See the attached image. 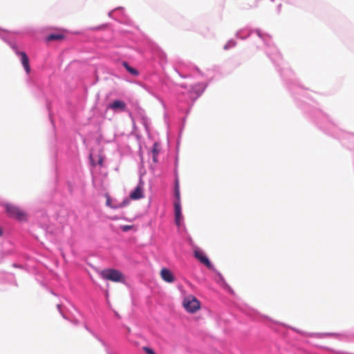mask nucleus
I'll return each mask as SVG.
<instances>
[{
	"instance_id": "39448f33",
	"label": "nucleus",
	"mask_w": 354,
	"mask_h": 354,
	"mask_svg": "<svg viewBox=\"0 0 354 354\" xmlns=\"http://www.w3.org/2000/svg\"><path fill=\"white\" fill-rule=\"evenodd\" d=\"M4 207L6 214L10 218L20 222L27 220L26 213L21 210L19 207L10 203H6Z\"/></svg>"
},
{
	"instance_id": "bb28decb",
	"label": "nucleus",
	"mask_w": 354,
	"mask_h": 354,
	"mask_svg": "<svg viewBox=\"0 0 354 354\" xmlns=\"http://www.w3.org/2000/svg\"><path fill=\"white\" fill-rule=\"evenodd\" d=\"M152 153H153V155H154V154L158 155V153H159V150L156 147V144H154V145L153 147Z\"/></svg>"
},
{
	"instance_id": "412c9836",
	"label": "nucleus",
	"mask_w": 354,
	"mask_h": 354,
	"mask_svg": "<svg viewBox=\"0 0 354 354\" xmlns=\"http://www.w3.org/2000/svg\"><path fill=\"white\" fill-rule=\"evenodd\" d=\"M84 328L91 333L93 335H94L102 344L105 346V343L103 342L102 339H101L100 337H98L93 332L91 331V330L86 326V324H84Z\"/></svg>"
},
{
	"instance_id": "6e6552de",
	"label": "nucleus",
	"mask_w": 354,
	"mask_h": 354,
	"mask_svg": "<svg viewBox=\"0 0 354 354\" xmlns=\"http://www.w3.org/2000/svg\"><path fill=\"white\" fill-rule=\"evenodd\" d=\"M108 109L114 112H124L127 110V104L120 100H115L108 104Z\"/></svg>"
},
{
	"instance_id": "f704fd0d",
	"label": "nucleus",
	"mask_w": 354,
	"mask_h": 354,
	"mask_svg": "<svg viewBox=\"0 0 354 354\" xmlns=\"http://www.w3.org/2000/svg\"><path fill=\"white\" fill-rule=\"evenodd\" d=\"M102 163V160H99V164L101 165Z\"/></svg>"
},
{
	"instance_id": "f8f14e48",
	"label": "nucleus",
	"mask_w": 354,
	"mask_h": 354,
	"mask_svg": "<svg viewBox=\"0 0 354 354\" xmlns=\"http://www.w3.org/2000/svg\"><path fill=\"white\" fill-rule=\"evenodd\" d=\"M57 309L59 312V313L62 315V316L65 319L71 321L72 323H73L75 325H78L80 323V321L78 319L77 317H75V315H73L72 317H69L66 313H65L63 311V309L62 308V306L59 304H57Z\"/></svg>"
},
{
	"instance_id": "0eeeda50",
	"label": "nucleus",
	"mask_w": 354,
	"mask_h": 354,
	"mask_svg": "<svg viewBox=\"0 0 354 354\" xmlns=\"http://www.w3.org/2000/svg\"><path fill=\"white\" fill-rule=\"evenodd\" d=\"M183 306L187 312L192 313H195L200 308L199 301L193 296L185 298L183 301Z\"/></svg>"
},
{
	"instance_id": "c85d7f7f",
	"label": "nucleus",
	"mask_w": 354,
	"mask_h": 354,
	"mask_svg": "<svg viewBox=\"0 0 354 354\" xmlns=\"http://www.w3.org/2000/svg\"><path fill=\"white\" fill-rule=\"evenodd\" d=\"M281 6L282 5L281 3H279L277 7V14H279L281 12Z\"/></svg>"
},
{
	"instance_id": "4be33fe9",
	"label": "nucleus",
	"mask_w": 354,
	"mask_h": 354,
	"mask_svg": "<svg viewBox=\"0 0 354 354\" xmlns=\"http://www.w3.org/2000/svg\"><path fill=\"white\" fill-rule=\"evenodd\" d=\"M128 204H129L128 199H125L121 203H120L119 205H118L117 207H112V208L116 209L118 207H124L127 206Z\"/></svg>"
},
{
	"instance_id": "72a5a7b5",
	"label": "nucleus",
	"mask_w": 354,
	"mask_h": 354,
	"mask_svg": "<svg viewBox=\"0 0 354 354\" xmlns=\"http://www.w3.org/2000/svg\"><path fill=\"white\" fill-rule=\"evenodd\" d=\"M3 234V231H2V229L0 227V237L2 236Z\"/></svg>"
},
{
	"instance_id": "f03ea898",
	"label": "nucleus",
	"mask_w": 354,
	"mask_h": 354,
	"mask_svg": "<svg viewBox=\"0 0 354 354\" xmlns=\"http://www.w3.org/2000/svg\"><path fill=\"white\" fill-rule=\"evenodd\" d=\"M207 84L205 83H197L192 85L186 93H183L178 99V110L185 113L183 118V122H185L186 117L189 115L196 100L203 93Z\"/></svg>"
},
{
	"instance_id": "e433bc0d",
	"label": "nucleus",
	"mask_w": 354,
	"mask_h": 354,
	"mask_svg": "<svg viewBox=\"0 0 354 354\" xmlns=\"http://www.w3.org/2000/svg\"><path fill=\"white\" fill-rule=\"evenodd\" d=\"M273 324H274V325H278V324H279V323H273Z\"/></svg>"
},
{
	"instance_id": "393cba45",
	"label": "nucleus",
	"mask_w": 354,
	"mask_h": 354,
	"mask_svg": "<svg viewBox=\"0 0 354 354\" xmlns=\"http://www.w3.org/2000/svg\"><path fill=\"white\" fill-rule=\"evenodd\" d=\"M175 71L182 77V78H187L189 77L188 75L184 74L181 73L178 68H175Z\"/></svg>"
},
{
	"instance_id": "20e7f679",
	"label": "nucleus",
	"mask_w": 354,
	"mask_h": 354,
	"mask_svg": "<svg viewBox=\"0 0 354 354\" xmlns=\"http://www.w3.org/2000/svg\"><path fill=\"white\" fill-rule=\"evenodd\" d=\"M194 257L199 261L202 264L205 265L209 270L213 271L216 274L218 279H216V282L222 287L225 291L231 295H234V290L225 281L223 276L218 271L214 266L211 263L209 258L206 256L204 252L199 248L196 247L194 250Z\"/></svg>"
},
{
	"instance_id": "4468645a",
	"label": "nucleus",
	"mask_w": 354,
	"mask_h": 354,
	"mask_svg": "<svg viewBox=\"0 0 354 354\" xmlns=\"http://www.w3.org/2000/svg\"><path fill=\"white\" fill-rule=\"evenodd\" d=\"M122 65L131 75L133 76H138L139 75L138 71L136 68L131 67L127 62L123 61L122 62Z\"/></svg>"
},
{
	"instance_id": "c756f323",
	"label": "nucleus",
	"mask_w": 354,
	"mask_h": 354,
	"mask_svg": "<svg viewBox=\"0 0 354 354\" xmlns=\"http://www.w3.org/2000/svg\"><path fill=\"white\" fill-rule=\"evenodd\" d=\"M157 156H158V155H156V154L153 155V161L154 162H158V158H157Z\"/></svg>"
},
{
	"instance_id": "f3484780",
	"label": "nucleus",
	"mask_w": 354,
	"mask_h": 354,
	"mask_svg": "<svg viewBox=\"0 0 354 354\" xmlns=\"http://www.w3.org/2000/svg\"><path fill=\"white\" fill-rule=\"evenodd\" d=\"M174 221H175V224L178 228H179V229L180 227L185 228V226L184 225L183 216H174Z\"/></svg>"
},
{
	"instance_id": "1a4fd4ad",
	"label": "nucleus",
	"mask_w": 354,
	"mask_h": 354,
	"mask_svg": "<svg viewBox=\"0 0 354 354\" xmlns=\"http://www.w3.org/2000/svg\"><path fill=\"white\" fill-rule=\"evenodd\" d=\"M143 186L144 182L142 178H140L138 185L130 194V197L133 200H138L143 198Z\"/></svg>"
},
{
	"instance_id": "f257e3e1",
	"label": "nucleus",
	"mask_w": 354,
	"mask_h": 354,
	"mask_svg": "<svg viewBox=\"0 0 354 354\" xmlns=\"http://www.w3.org/2000/svg\"><path fill=\"white\" fill-rule=\"evenodd\" d=\"M253 30L249 28H243L236 32V37L240 39H245L250 36ZM257 36L261 39L266 46V53L273 64L278 68L279 73L287 88L292 93L295 90L304 91L302 87L297 82L292 69L284 63L281 53L274 45L270 35L264 33L260 29L254 30Z\"/></svg>"
},
{
	"instance_id": "dca6fc26",
	"label": "nucleus",
	"mask_w": 354,
	"mask_h": 354,
	"mask_svg": "<svg viewBox=\"0 0 354 354\" xmlns=\"http://www.w3.org/2000/svg\"><path fill=\"white\" fill-rule=\"evenodd\" d=\"M64 36L62 34L59 33H51L46 37V40L48 41H54V40H60L64 39Z\"/></svg>"
},
{
	"instance_id": "cd10ccee",
	"label": "nucleus",
	"mask_w": 354,
	"mask_h": 354,
	"mask_svg": "<svg viewBox=\"0 0 354 354\" xmlns=\"http://www.w3.org/2000/svg\"><path fill=\"white\" fill-rule=\"evenodd\" d=\"M106 24H104V25H102V26H95V27H93L91 28V30H100L102 28V27H104L106 26Z\"/></svg>"
},
{
	"instance_id": "6ab92c4d",
	"label": "nucleus",
	"mask_w": 354,
	"mask_h": 354,
	"mask_svg": "<svg viewBox=\"0 0 354 354\" xmlns=\"http://www.w3.org/2000/svg\"><path fill=\"white\" fill-rule=\"evenodd\" d=\"M236 45V41L234 39H230L224 45L223 49L225 50H228L235 47Z\"/></svg>"
},
{
	"instance_id": "aec40b11",
	"label": "nucleus",
	"mask_w": 354,
	"mask_h": 354,
	"mask_svg": "<svg viewBox=\"0 0 354 354\" xmlns=\"http://www.w3.org/2000/svg\"><path fill=\"white\" fill-rule=\"evenodd\" d=\"M292 329L298 333H300V334H302V335H306V336H310V337H320L321 336V335L318 334V333H307L301 332L299 330L296 329L295 328H292Z\"/></svg>"
},
{
	"instance_id": "ddd939ff",
	"label": "nucleus",
	"mask_w": 354,
	"mask_h": 354,
	"mask_svg": "<svg viewBox=\"0 0 354 354\" xmlns=\"http://www.w3.org/2000/svg\"><path fill=\"white\" fill-rule=\"evenodd\" d=\"M174 203H181L179 179H177V178L175 179V180H174Z\"/></svg>"
},
{
	"instance_id": "4c0bfd02",
	"label": "nucleus",
	"mask_w": 354,
	"mask_h": 354,
	"mask_svg": "<svg viewBox=\"0 0 354 354\" xmlns=\"http://www.w3.org/2000/svg\"><path fill=\"white\" fill-rule=\"evenodd\" d=\"M272 2H274V0H270Z\"/></svg>"
},
{
	"instance_id": "9b49d317",
	"label": "nucleus",
	"mask_w": 354,
	"mask_h": 354,
	"mask_svg": "<svg viewBox=\"0 0 354 354\" xmlns=\"http://www.w3.org/2000/svg\"><path fill=\"white\" fill-rule=\"evenodd\" d=\"M124 10L122 8H117L109 12V16L115 20L123 22Z\"/></svg>"
},
{
	"instance_id": "5701e85b",
	"label": "nucleus",
	"mask_w": 354,
	"mask_h": 354,
	"mask_svg": "<svg viewBox=\"0 0 354 354\" xmlns=\"http://www.w3.org/2000/svg\"><path fill=\"white\" fill-rule=\"evenodd\" d=\"M178 179V158H176L175 162V169H174V180Z\"/></svg>"
},
{
	"instance_id": "b1692460",
	"label": "nucleus",
	"mask_w": 354,
	"mask_h": 354,
	"mask_svg": "<svg viewBox=\"0 0 354 354\" xmlns=\"http://www.w3.org/2000/svg\"><path fill=\"white\" fill-rule=\"evenodd\" d=\"M133 225H122L120 227L121 230L124 232H129V230L133 229Z\"/></svg>"
},
{
	"instance_id": "7c9ffc66",
	"label": "nucleus",
	"mask_w": 354,
	"mask_h": 354,
	"mask_svg": "<svg viewBox=\"0 0 354 354\" xmlns=\"http://www.w3.org/2000/svg\"><path fill=\"white\" fill-rule=\"evenodd\" d=\"M106 205L112 208L113 206L111 205V199L109 198L106 200Z\"/></svg>"
},
{
	"instance_id": "a211bd4d",
	"label": "nucleus",
	"mask_w": 354,
	"mask_h": 354,
	"mask_svg": "<svg viewBox=\"0 0 354 354\" xmlns=\"http://www.w3.org/2000/svg\"><path fill=\"white\" fill-rule=\"evenodd\" d=\"M174 216H181L182 214V207L181 203H174Z\"/></svg>"
},
{
	"instance_id": "2f4dec72",
	"label": "nucleus",
	"mask_w": 354,
	"mask_h": 354,
	"mask_svg": "<svg viewBox=\"0 0 354 354\" xmlns=\"http://www.w3.org/2000/svg\"><path fill=\"white\" fill-rule=\"evenodd\" d=\"M12 266H13V267H15V268H22V266H21L18 265V264H17V263H13V264H12Z\"/></svg>"
},
{
	"instance_id": "c9c22d12",
	"label": "nucleus",
	"mask_w": 354,
	"mask_h": 354,
	"mask_svg": "<svg viewBox=\"0 0 354 354\" xmlns=\"http://www.w3.org/2000/svg\"><path fill=\"white\" fill-rule=\"evenodd\" d=\"M115 316L118 317H119V315L118 314L117 312H115Z\"/></svg>"
},
{
	"instance_id": "7ed1b4c3",
	"label": "nucleus",
	"mask_w": 354,
	"mask_h": 354,
	"mask_svg": "<svg viewBox=\"0 0 354 354\" xmlns=\"http://www.w3.org/2000/svg\"><path fill=\"white\" fill-rule=\"evenodd\" d=\"M13 34L14 32L0 29V39L10 47L15 55L19 58L26 73H29L30 71L29 58L26 52L19 50V47L13 38Z\"/></svg>"
},
{
	"instance_id": "a878e982",
	"label": "nucleus",
	"mask_w": 354,
	"mask_h": 354,
	"mask_svg": "<svg viewBox=\"0 0 354 354\" xmlns=\"http://www.w3.org/2000/svg\"><path fill=\"white\" fill-rule=\"evenodd\" d=\"M144 350L145 351L147 354H156L152 348H151L145 347Z\"/></svg>"
},
{
	"instance_id": "473e14b6",
	"label": "nucleus",
	"mask_w": 354,
	"mask_h": 354,
	"mask_svg": "<svg viewBox=\"0 0 354 354\" xmlns=\"http://www.w3.org/2000/svg\"><path fill=\"white\" fill-rule=\"evenodd\" d=\"M74 310L75 311L76 314L80 316V317H82V315L81 313L76 309V308H74Z\"/></svg>"
},
{
	"instance_id": "423d86ee",
	"label": "nucleus",
	"mask_w": 354,
	"mask_h": 354,
	"mask_svg": "<svg viewBox=\"0 0 354 354\" xmlns=\"http://www.w3.org/2000/svg\"><path fill=\"white\" fill-rule=\"evenodd\" d=\"M100 276L104 279L114 282L122 281L124 278L123 274L120 271L113 268L103 270L100 273Z\"/></svg>"
},
{
	"instance_id": "2eb2a0df",
	"label": "nucleus",
	"mask_w": 354,
	"mask_h": 354,
	"mask_svg": "<svg viewBox=\"0 0 354 354\" xmlns=\"http://www.w3.org/2000/svg\"><path fill=\"white\" fill-rule=\"evenodd\" d=\"M287 3L295 6H304L307 4L309 0H284Z\"/></svg>"
},
{
	"instance_id": "9d476101",
	"label": "nucleus",
	"mask_w": 354,
	"mask_h": 354,
	"mask_svg": "<svg viewBox=\"0 0 354 354\" xmlns=\"http://www.w3.org/2000/svg\"><path fill=\"white\" fill-rule=\"evenodd\" d=\"M160 276L162 279L167 283H172L175 281V277L174 274L169 269L167 268H164L161 270Z\"/></svg>"
}]
</instances>
